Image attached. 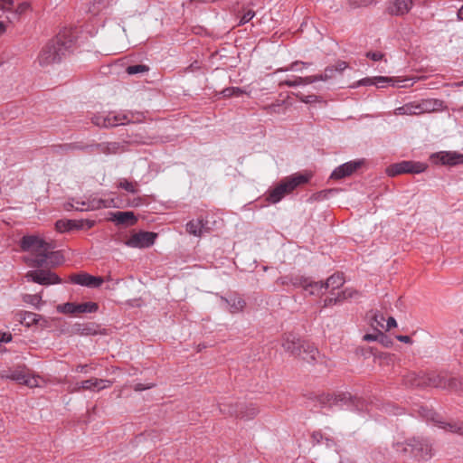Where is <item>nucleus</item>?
<instances>
[{
    "mask_svg": "<svg viewBox=\"0 0 463 463\" xmlns=\"http://www.w3.org/2000/svg\"><path fill=\"white\" fill-rule=\"evenodd\" d=\"M109 0H92L91 5L89 8V11L93 14H98L102 8H104Z\"/></svg>",
    "mask_w": 463,
    "mask_h": 463,
    "instance_id": "79ce46f5",
    "label": "nucleus"
},
{
    "mask_svg": "<svg viewBox=\"0 0 463 463\" xmlns=\"http://www.w3.org/2000/svg\"><path fill=\"white\" fill-rule=\"evenodd\" d=\"M25 278L40 285H52L61 282L57 274L44 269L30 270L26 273Z\"/></svg>",
    "mask_w": 463,
    "mask_h": 463,
    "instance_id": "9d476101",
    "label": "nucleus"
},
{
    "mask_svg": "<svg viewBox=\"0 0 463 463\" xmlns=\"http://www.w3.org/2000/svg\"><path fill=\"white\" fill-rule=\"evenodd\" d=\"M71 281L80 286L99 288L103 283V279L88 273H79L71 276Z\"/></svg>",
    "mask_w": 463,
    "mask_h": 463,
    "instance_id": "6ab92c4d",
    "label": "nucleus"
},
{
    "mask_svg": "<svg viewBox=\"0 0 463 463\" xmlns=\"http://www.w3.org/2000/svg\"><path fill=\"white\" fill-rule=\"evenodd\" d=\"M273 108H274V105H271V106H269V107H265L264 109H269V110H270V109H272Z\"/></svg>",
    "mask_w": 463,
    "mask_h": 463,
    "instance_id": "774afa93",
    "label": "nucleus"
},
{
    "mask_svg": "<svg viewBox=\"0 0 463 463\" xmlns=\"http://www.w3.org/2000/svg\"><path fill=\"white\" fill-rule=\"evenodd\" d=\"M363 338L364 341H367V342L377 341L379 339L378 333L377 334H366L364 335Z\"/></svg>",
    "mask_w": 463,
    "mask_h": 463,
    "instance_id": "4d7b16f0",
    "label": "nucleus"
},
{
    "mask_svg": "<svg viewBox=\"0 0 463 463\" xmlns=\"http://www.w3.org/2000/svg\"><path fill=\"white\" fill-rule=\"evenodd\" d=\"M304 340L297 337L292 333L284 334L281 339V345L284 350L294 356L301 355V346Z\"/></svg>",
    "mask_w": 463,
    "mask_h": 463,
    "instance_id": "dca6fc26",
    "label": "nucleus"
},
{
    "mask_svg": "<svg viewBox=\"0 0 463 463\" xmlns=\"http://www.w3.org/2000/svg\"><path fill=\"white\" fill-rule=\"evenodd\" d=\"M24 251H30L34 258L26 259V263L33 268H42L46 264V253L52 249L51 243L36 235L24 236L20 243Z\"/></svg>",
    "mask_w": 463,
    "mask_h": 463,
    "instance_id": "f257e3e1",
    "label": "nucleus"
},
{
    "mask_svg": "<svg viewBox=\"0 0 463 463\" xmlns=\"http://www.w3.org/2000/svg\"><path fill=\"white\" fill-rule=\"evenodd\" d=\"M87 368H88L87 364H79L76 367V372H78V373H87L88 372Z\"/></svg>",
    "mask_w": 463,
    "mask_h": 463,
    "instance_id": "052dcab7",
    "label": "nucleus"
},
{
    "mask_svg": "<svg viewBox=\"0 0 463 463\" xmlns=\"http://www.w3.org/2000/svg\"><path fill=\"white\" fill-rule=\"evenodd\" d=\"M298 65H303L304 67H308L310 65V63L300 61H293L288 67L279 68L276 71L279 72V71H298Z\"/></svg>",
    "mask_w": 463,
    "mask_h": 463,
    "instance_id": "c03bdc74",
    "label": "nucleus"
},
{
    "mask_svg": "<svg viewBox=\"0 0 463 463\" xmlns=\"http://www.w3.org/2000/svg\"><path fill=\"white\" fill-rule=\"evenodd\" d=\"M0 378L11 380L18 384L29 388L39 386V376L34 375L32 371L24 364H18L0 371Z\"/></svg>",
    "mask_w": 463,
    "mask_h": 463,
    "instance_id": "39448f33",
    "label": "nucleus"
},
{
    "mask_svg": "<svg viewBox=\"0 0 463 463\" xmlns=\"http://www.w3.org/2000/svg\"><path fill=\"white\" fill-rule=\"evenodd\" d=\"M396 447L397 450L410 453L418 459H428L431 457V448L423 439H409L404 443H398Z\"/></svg>",
    "mask_w": 463,
    "mask_h": 463,
    "instance_id": "423d86ee",
    "label": "nucleus"
},
{
    "mask_svg": "<svg viewBox=\"0 0 463 463\" xmlns=\"http://www.w3.org/2000/svg\"><path fill=\"white\" fill-rule=\"evenodd\" d=\"M311 175L307 174H295L282 179L269 191L267 200L270 203H279L285 195L292 193L298 186L307 184Z\"/></svg>",
    "mask_w": 463,
    "mask_h": 463,
    "instance_id": "f03ea898",
    "label": "nucleus"
},
{
    "mask_svg": "<svg viewBox=\"0 0 463 463\" xmlns=\"http://www.w3.org/2000/svg\"><path fill=\"white\" fill-rule=\"evenodd\" d=\"M155 386H156L155 383H150V384H147V385H146L144 383H137L134 386V390L137 391V392H140V391L151 389V388H153Z\"/></svg>",
    "mask_w": 463,
    "mask_h": 463,
    "instance_id": "3c124183",
    "label": "nucleus"
},
{
    "mask_svg": "<svg viewBox=\"0 0 463 463\" xmlns=\"http://www.w3.org/2000/svg\"><path fill=\"white\" fill-rule=\"evenodd\" d=\"M99 309L95 302L71 303L68 302L57 307V310L62 314L94 313Z\"/></svg>",
    "mask_w": 463,
    "mask_h": 463,
    "instance_id": "9b49d317",
    "label": "nucleus"
},
{
    "mask_svg": "<svg viewBox=\"0 0 463 463\" xmlns=\"http://www.w3.org/2000/svg\"><path fill=\"white\" fill-rule=\"evenodd\" d=\"M441 165H457L463 164V154L451 151H443L433 156Z\"/></svg>",
    "mask_w": 463,
    "mask_h": 463,
    "instance_id": "412c9836",
    "label": "nucleus"
},
{
    "mask_svg": "<svg viewBox=\"0 0 463 463\" xmlns=\"http://www.w3.org/2000/svg\"><path fill=\"white\" fill-rule=\"evenodd\" d=\"M373 322L380 327L384 328V317L382 314H375L373 317Z\"/></svg>",
    "mask_w": 463,
    "mask_h": 463,
    "instance_id": "8fccbe9b",
    "label": "nucleus"
},
{
    "mask_svg": "<svg viewBox=\"0 0 463 463\" xmlns=\"http://www.w3.org/2000/svg\"><path fill=\"white\" fill-rule=\"evenodd\" d=\"M222 300L230 306V312L232 314L241 312L246 306L244 299L236 296L230 298H222Z\"/></svg>",
    "mask_w": 463,
    "mask_h": 463,
    "instance_id": "c85d7f7f",
    "label": "nucleus"
},
{
    "mask_svg": "<svg viewBox=\"0 0 463 463\" xmlns=\"http://www.w3.org/2000/svg\"><path fill=\"white\" fill-rule=\"evenodd\" d=\"M425 166L423 164L413 161H402L390 165L386 168V174L389 176H396L402 174H419L423 172Z\"/></svg>",
    "mask_w": 463,
    "mask_h": 463,
    "instance_id": "1a4fd4ad",
    "label": "nucleus"
},
{
    "mask_svg": "<svg viewBox=\"0 0 463 463\" xmlns=\"http://www.w3.org/2000/svg\"><path fill=\"white\" fill-rule=\"evenodd\" d=\"M405 384L412 387H440V378L434 374H417L415 373H410L404 377Z\"/></svg>",
    "mask_w": 463,
    "mask_h": 463,
    "instance_id": "6e6552de",
    "label": "nucleus"
},
{
    "mask_svg": "<svg viewBox=\"0 0 463 463\" xmlns=\"http://www.w3.org/2000/svg\"><path fill=\"white\" fill-rule=\"evenodd\" d=\"M90 146H81L77 143L66 144L62 146V150L65 152L72 151V150H84L89 148Z\"/></svg>",
    "mask_w": 463,
    "mask_h": 463,
    "instance_id": "49530a36",
    "label": "nucleus"
},
{
    "mask_svg": "<svg viewBox=\"0 0 463 463\" xmlns=\"http://www.w3.org/2000/svg\"><path fill=\"white\" fill-rule=\"evenodd\" d=\"M396 326V320L392 317H390L386 321V326H384V328L386 330H390L391 328L395 327Z\"/></svg>",
    "mask_w": 463,
    "mask_h": 463,
    "instance_id": "864d4df0",
    "label": "nucleus"
},
{
    "mask_svg": "<svg viewBox=\"0 0 463 463\" xmlns=\"http://www.w3.org/2000/svg\"><path fill=\"white\" fill-rule=\"evenodd\" d=\"M241 405H242V403H232L228 402H222L219 403V410L223 415L237 418Z\"/></svg>",
    "mask_w": 463,
    "mask_h": 463,
    "instance_id": "c756f323",
    "label": "nucleus"
},
{
    "mask_svg": "<svg viewBox=\"0 0 463 463\" xmlns=\"http://www.w3.org/2000/svg\"><path fill=\"white\" fill-rule=\"evenodd\" d=\"M41 319V315L33 312H25L23 317V320L27 326L38 324Z\"/></svg>",
    "mask_w": 463,
    "mask_h": 463,
    "instance_id": "a19ab883",
    "label": "nucleus"
},
{
    "mask_svg": "<svg viewBox=\"0 0 463 463\" xmlns=\"http://www.w3.org/2000/svg\"><path fill=\"white\" fill-rule=\"evenodd\" d=\"M12 340V335L10 333L0 332V343H9Z\"/></svg>",
    "mask_w": 463,
    "mask_h": 463,
    "instance_id": "5fc2aeb1",
    "label": "nucleus"
},
{
    "mask_svg": "<svg viewBox=\"0 0 463 463\" xmlns=\"http://www.w3.org/2000/svg\"><path fill=\"white\" fill-rule=\"evenodd\" d=\"M373 1L374 0H361V4L364 5H367L372 4Z\"/></svg>",
    "mask_w": 463,
    "mask_h": 463,
    "instance_id": "0e129e2a",
    "label": "nucleus"
},
{
    "mask_svg": "<svg viewBox=\"0 0 463 463\" xmlns=\"http://www.w3.org/2000/svg\"><path fill=\"white\" fill-rule=\"evenodd\" d=\"M347 68V63L344 61H337L335 65L327 66L324 72L317 75H311L314 83L317 81H327L336 77Z\"/></svg>",
    "mask_w": 463,
    "mask_h": 463,
    "instance_id": "2eb2a0df",
    "label": "nucleus"
},
{
    "mask_svg": "<svg viewBox=\"0 0 463 463\" xmlns=\"http://www.w3.org/2000/svg\"><path fill=\"white\" fill-rule=\"evenodd\" d=\"M28 297H29L30 298H32V300H31L32 302H33V301H34V299H38V298H39V297H38V296H36V295H34V296H28Z\"/></svg>",
    "mask_w": 463,
    "mask_h": 463,
    "instance_id": "69168bd1",
    "label": "nucleus"
},
{
    "mask_svg": "<svg viewBox=\"0 0 463 463\" xmlns=\"http://www.w3.org/2000/svg\"><path fill=\"white\" fill-rule=\"evenodd\" d=\"M314 83V79L312 76L307 77H295L294 80H285L279 83V86H288V87H296L299 85H308Z\"/></svg>",
    "mask_w": 463,
    "mask_h": 463,
    "instance_id": "7c9ffc66",
    "label": "nucleus"
},
{
    "mask_svg": "<svg viewBox=\"0 0 463 463\" xmlns=\"http://www.w3.org/2000/svg\"><path fill=\"white\" fill-rule=\"evenodd\" d=\"M156 234L149 232L135 233L127 241V245L133 248H148L154 244Z\"/></svg>",
    "mask_w": 463,
    "mask_h": 463,
    "instance_id": "4468645a",
    "label": "nucleus"
},
{
    "mask_svg": "<svg viewBox=\"0 0 463 463\" xmlns=\"http://www.w3.org/2000/svg\"><path fill=\"white\" fill-rule=\"evenodd\" d=\"M394 114L397 115V116H401V115H410V116L418 115L416 101L409 102V103L404 104L402 107L396 108L394 109Z\"/></svg>",
    "mask_w": 463,
    "mask_h": 463,
    "instance_id": "2f4dec72",
    "label": "nucleus"
},
{
    "mask_svg": "<svg viewBox=\"0 0 463 463\" xmlns=\"http://www.w3.org/2000/svg\"><path fill=\"white\" fill-rule=\"evenodd\" d=\"M311 438L317 455V459H319L322 463H334L337 461L339 454L334 439L326 437L319 430L314 431Z\"/></svg>",
    "mask_w": 463,
    "mask_h": 463,
    "instance_id": "7ed1b4c3",
    "label": "nucleus"
},
{
    "mask_svg": "<svg viewBox=\"0 0 463 463\" xmlns=\"http://www.w3.org/2000/svg\"><path fill=\"white\" fill-rule=\"evenodd\" d=\"M75 226H76L75 222L71 221V220H67V221L59 220L55 223V227H56L57 231H59L60 232H64L67 231H70V230L73 229Z\"/></svg>",
    "mask_w": 463,
    "mask_h": 463,
    "instance_id": "e433bc0d",
    "label": "nucleus"
},
{
    "mask_svg": "<svg viewBox=\"0 0 463 463\" xmlns=\"http://www.w3.org/2000/svg\"><path fill=\"white\" fill-rule=\"evenodd\" d=\"M133 121V114L109 113L108 115H97L93 117L92 122L100 128H113L125 125Z\"/></svg>",
    "mask_w": 463,
    "mask_h": 463,
    "instance_id": "0eeeda50",
    "label": "nucleus"
},
{
    "mask_svg": "<svg viewBox=\"0 0 463 463\" xmlns=\"http://www.w3.org/2000/svg\"><path fill=\"white\" fill-rule=\"evenodd\" d=\"M255 15V12L251 10H248L241 18L239 25L244 24L248 22H250Z\"/></svg>",
    "mask_w": 463,
    "mask_h": 463,
    "instance_id": "09e8293b",
    "label": "nucleus"
},
{
    "mask_svg": "<svg viewBox=\"0 0 463 463\" xmlns=\"http://www.w3.org/2000/svg\"><path fill=\"white\" fill-rule=\"evenodd\" d=\"M345 283L343 274L336 273L330 276L325 282L326 288L335 289L342 287Z\"/></svg>",
    "mask_w": 463,
    "mask_h": 463,
    "instance_id": "473e14b6",
    "label": "nucleus"
},
{
    "mask_svg": "<svg viewBox=\"0 0 463 463\" xmlns=\"http://www.w3.org/2000/svg\"><path fill=\"white\" fill-rule=\"evenodd\" d=\"M373 84L378 88H383L385 83H392L394 86L396 82L392 78L383 76L373 77Z\"/></svg>",
    "mask_w": 463,
    "mask_h": 463,
    "instance_id": "37998d69",
    "label": "nucleus"
},
{
    "mask_svg": "<svg viewBox=\"0 0 463 463\" xmlns=\"http://www.w3.org/2000/svg\"><path fill=\"white\" fill-rule=\"evenodd\" d=\"M221 93L224 98L240 97L245 93V90L239 87H229L222 90Z\"/></svg>",
    "mask_w": 463,
    "mask_h": 463,
    "instance_id": "58836bf2",
    "label": "nucleus"
},
{
    "mask_svg": "<svg viewBox=\"0 0 463 463\" xmlns=\"http://www.w3.org/2000/svg\"><path fill=\"white\" fill-rule=\"evenodd\" d=\"M412 6V0H392L388 11L392 15H403L407 14Z\"/></svg>",
    "mask_w": 463,
    "mask_h": 463,
    "instance_id": "4be33fe9",
    "label": "nucleus"
},
{
    "mask_svg": "<svg viewBox=\"0 0 463 463\" xmlns=\"http://www.w3.org/2000/svg\"><path fill=\"white\" fill-rule=\"evenodd\" d=\"M418 115L430 113L442 106V101L436 99H426L416 102Z\"/></svg>",
    "mask_w": 463,
    "mask_h": 463,
    "instance_id": "b1692460",
    "label": "nucleus"
},
{
    "mask_svg": "<svg viewBox=\"0 0 463 463\" xmlns=\"http://www.w3.org/2000/svg\"><path fill=\"white\" fill-rule=\"evenodd\" d=\"M199 69H200V65H199L198 61H195L194 62L190 64V66H188L185 69V71H194L199 70Z\"/></svg>",
    "mask_w": 463,
    "mask_h": 463,
    "instance_id": "bf43d9fd",
    "label": "nucleus"
},
{
    "mask_svg": "<svg viewBox=\"0 0 463 463\" xmlns=\"http://www.w3.org/2000/svg\"><path fill=\"white\" fill-rule=\"evenodd\" d=\"M206 222L203 219L192 220L186 223V232L196 237L202 236L205 230Z\"/></svg>",
    "mask_w": 463,
    "mask_h": 463,
    "instance_id": "bb28decb",
    "label": "nucleus"
},
{
    "mask_svg": "<svg viewBox=\"0 0 463 463\" xmlns=\"http://www.w3.org/2000/svg\"><path fill=\"white\" fill-rule=\"evenodd\" d=\"M70 47L69 43L63 41L61 36H58L55 40L48 43L41 51L38 57L40 64L47 66L61 61Z\"/></svg>",
    "mask_w": 463,
    "mask_h": 463,
    "instance_id": "20e7f679",
    "label": "nucleus"
},
{
    "mask_svg": "<svg viewBox=\"0 0 463 463\" xmlns=\"http://www.w3.org/2000/svg\"><path fill=\"white\" fill-rule=\"evenodd\" d=\"M367 57L371 58L373 61H380L382 60L383 58V53L379 52H367L366 54Z\"/></svg>",
    "mask_w": 463,
    "mask_h": 463,
    "instance_id": "603ef678",
    "label": "nucleus"
},
{
    "mask_svg": "<svg viewBox=\"0 0 463 463\" xmlns=\"http://www.w3.org/2000/svg\"><path fill=\"white\" fill-rule=\"evenodd\" d=\"M293 94L300 101H302L304 103H307H307H312V102H315V101L317 100V96H316V95L304 96L300 92L293 93Z\"/></svg>",
    "mask_w": 463,
    "mask_h": 463,
    "instance_id": "a18cd8bd",
    "label": "nucleus"
},
{
    "mask_svg": "<svg viewBox=\"0 0 463 463\" xmlns=\"http://www.w3.org/2000/svg\"><path fill=\"white\" fill-rule=\"evenodd\" d=\"M5 32V26L4 23L0 22V34L4 33Z\"/></svg>",
    "mask_w": 463,
    "mask_h": 463,
    "instance_id": "e2e57ef3",
    "label": "nucleus"
},
{
    "mask_svg": "<svg viewBox=\"0 0 463 463\" xmlns=\"http://www.w3.org/2000/svg\"><path fill=\"white\" fill-rule=\"evenodd\" d=\"M295 287H301L304 290L308 291L310 295H319L323 288H326L325 283L315 282L308 278L296 277L291 280Z\"/></svg>",
    "mask_w": 463,
    "mask_h": 463,
    "instance_id": "f3484780",
    "label": "nucleus"
},
{
    "mask_svg": "<svg viewBox=\"0 0 463 463\" xmlns=\"http://www.w3.org/2000/svg\"><path fill=\"white\" fill-rule=\"evenodd\" d=\"M260 411L258 407L252 403L243 404L240 406L237 418L244 420H250L254 419Z\"/></svg>",
    "mask_w": 463,
    "mask_h": 463,
    "instance_id": "a878e982",
    "label": "nucleus"
},
{
    "mask_svg": "<svg viewBox=\"0 0 463 463\" xmlns=\"http://www.w3.org/2000/svg\"><path fill=\"white\" fill-rule=\"evenodd\" d=\"M113 220L118 224L134 225L137 218L132 212H116L113 213Z\"/></svg>",
    "mask_w": 463,
    "mask_h": 463,
    "instance_id": "cd10ccee",
    "label": "nucleus"
},
{
    "mask_svg": "<svg viewBox=\"0 0 463 463\" xmlns=\"http://www.w3.org/2000/svg\"><path fill=\"white\" fill-rule=\"evenodd\" d=\"M373 78H364L361 80L358 81V85H361V86H371V85H374L373 84Z\"/></svg>",
    "mask_w": 463,
    "mask_h": 463,
    "instance_id": "6e6d98bb",
    "label": "nucleus"
},
{
    "mask_svg": "<svg viewBox=\"0 0 463 463\" xmlns=\"http://www.w3.org/2000/svg\"><path fill=\"white\" fill-rule=\"evenodd\" d=\"M319 355L318 349L310 342L304 340L301 346V357L307 363H312L317 360Z\"/></svg>",
    "mask_w": 463,
    "mask_h": 463,
    "instance_id": "393cba45",
    "label": "nucleus"
},
{
    "mask_svg": "<svg viewBox=\"0 0 463 463\" xmlns=\"http://www.w3.org/2000/svg\"><path fill=\"white\" fill-rule=\"evenodd\" d=\"M71 209L83 212V211H89V210L92 209V207L90 206V203L89 202L76 200V201H73V203H69L66 204V210H71Z\"/></svg>",
    "mask_w": 463,
    "mask_h": 463,
    "instance_id": "c9c22d12",
    "label": "nucleus"
},
{
    "mask_svg": "<svg viewBox=\"0 0 463 463\" xmlns=\"http://www.w3.org/2000/svg\"><path fill=\"white\" fill-rule=\"evenodd\" d=\"M13 4L12 0H3V8L10 13V15L7 16L10 22L18 21L21 15L25 14L31 6L29 3L23 2L13 10Z\"/></svg>",
    "mask_w": 463,
    "mask_h": 463,
    "instance_id": "aec40b11",
    "label": "nucleus"
},
{
    "mask_svg": "<svg viewBox=\"0 0 463 463\" xmlns=\"http://www.w3.org/2000/svg\"><path fill=\"white\" fill-rule=\"evenodd\" d=\"M97 148L104 154H117L121 151V146L118 142H110L97 145Z\"/></svg>",
    "mask_w": 463,
    "mask_h": 463,
    "instance_id": "f704fd0d",
    "label": "nucleus"
},
{
    "mask_svg": "<svg viewBox=\"0 0 463 463\" xmlns=\"http://www.w3.org/2000/svg\"><path fill=\"white\" fill-rule=\"evenodd\" d=\"M149 71V67L145 64H137V65H130L128 66L126 69V71L129 75H134L137 73H145Z\"/></svg>",
    "mask_w": 463,
    "mask_h": 463,
    "instance_id": "ea45409f",
    "label": "nucleus"
},
{
    "mask_svg": "<svg viewBox=\"0 0 463 463\" xmlns=\"http://www.w3.org/2000/svg\"><path fill=\"white\" fill-rule=\"evenodd\" d=\"M112 382L107 379L90 378L80 383H77L73 387V392H80V390L99 392L112 385Z\"/></svg>",
    "mask_w": 463,
    "mask_h": 463,
    "instance_id": "f8f14e48",
    "label": "nucleus"
},
{
    "mask_svg": "<svg viewBox=\"0 0 463 463\" xmlns=\"http://www.w3.org/2000/svg\"><path fill=\"white\" fill-rule=\"evenodd\" d=\"M396 338H397L398 341L405 343V344H411L412 343V340H411V338L409 335H396Z\"/></svg>",
    "mask_w": 463,
    "mask_h": 463,
    "instance_id": "13d9d810",
    "label": "nucleus"
},
{
    "mask_svg": "<svg viewBox=\"0 0 463 463\" xmlns=\"http://www.w3.org/2000/svg\"><path fill=\"white\" fill-rule=\"evenodd\" d=\"M378 337H379V339L377 340V342H379L384 347H391L392 345V339L388 335H384L383 333L378 332Z\"/></svg>",
    "mask_w": 463,
    "mask_h": 463,
    "instance_id": "de8ad7c7",
    "label": "nucleus"
},
{
    "mask_svg": "<svg viewBox=\"0 0 463 463\" xmlns=\"http://www.w3.org/2000/svg\"><path fill=\"white\" fill-rule=\"evenodd\" d=\"M458 18L459 20H463V5L461 6V8L458 12Z\"/></svg>",
    "mask_w": 463,
    "mask_h": 463,
    "instance_id": "680f3d73",
    "label": "nucleus"
},
{
    "mask_svg": "<svg viewBox=\"0 0 463 463\" xmlns=\"http://www.w3.org/2000/svg\"><path fill=\"white\" fill-rule=\"evenodd\" d=\"M118 186L131 194H137L138 192L137 184L127 179L120 180Z\"/></svg>",
    "mask_w": 463,
    "mask_h": 463,
    "instance_id": "4c0bfd02",
    "label": "nucleus"
},
{
    "mask_svg": "<svg viewBox=\"0 0 463 463\" xmlns=\"http://www.w3.org/2000/svg\"><path fill=\"white\" fill-rule=\"evenodd\" d=\"M358 293L351 288L338 292L335 297H328L324 300L323 307H327L344 302L345 299L354 298Z\"/></svg>",
    "mask_w": 463,
    "mask_h": 463,
    "instance_id": "5701e85b",
    "label": "nucleus"
},
{
    "mask_svg": "<svg viewBox=\"0 0 463 463\" xmlns=\"http://www.w3.org/2000/svg\"><path fill=\"white\" fill-rule=\"evenodd\" d=\"M363 160H354L345 163L338 167H336L333 173L331 174V178L333 179H342L346 176L351 175L354 172H355L362 165Z\"/></svg>",
    "mask_w": 463,
    "mask_h": 463,
    "instance_id": "a211bd4d",
    "label": "nucleus"
},
{
    "mask_svg": "<svg viewBox=\"0 0 463 463\" xmlns=\"http://www.w3.org/2000/svg\"><path fill=\"white\" fill-rule=\"evenodd\" d=\"M425 417L445 430L463 435V422H446L441 419V417L431 411H427Z\"/></svg>",
    "mask_w": 463,
    "mask_h": 463,
    "instance_id": "ddd939ff",
    "label": "nucleus"
},
{
    "mask_svg": "<svg viewBox=\"0 0 463 463\" xmlns=\"http://www.w3.org/2000/svg\"><path fill=\"white\" fill-rule=\"evenodd\" d=\"M456 87H462L463 86V80L462 81H459V82H456L454 84Z\"/></svg>",
    "mask_w": 463,
    "mask_h": 463,
    "instance_id": "338daca9",
    "label": "nucleus"
},
{
    "mask_svg": "<svg viewBox=\"0 0 463 463\" xmlns=\"http://www.w3.org/2000/svg\"><path fill=\"white\" fill-rule=\"evenodd\" d=\"M63 262V256L60 251L49 250L46 253V264L51 267L59 266Z\"/></svg>",
    "mask_w": 463,
    "mask_h": 463,
    "instance_id": "72a5a7b5",
    "label": "nucleus"
}]
</instances>
